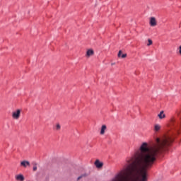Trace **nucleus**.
Wrapping results in <instances>:
<instances>
[{"mask_svg":"<svg viewBox=\"0 0 181 181\" xmlns=\"http://www.w3.org/2000/svg\"><path fill=\"white\" fill-rule=\"evenodd\" d=\"M21 112H22L21 109H16L13 111L11 114L13 119H19V118H21Z\"/></svg>","mask_w":181,"mask_h":181,"instance_id":"f257e3e1","label":"nucleus"},{"mask_svg":"<svg viewBox=\"0 0 181 181\" xmlns=\"http://www.w3.org/2000/svg\"><path fill=\"white\" fill-rule=\"evenodd\" d=\"M149 25L153 28L158 25V22L156 21V18L155 17L150 18Z\"/></svg>","mask_w":181,"mask_h":181,"instance_id":"f03ea898","label":"nucleus"},{"mask_svg":"<svg viewBox=\"0 0 181 181\" xmlns=\"http://www.w3.org/2000/svg\"><path fill=\"white\" fill-rule=\"evenodd\" d=\"M95 166L98 169H101V168H103V166H104V163L103 162L100 161V160H96L95 161Z\"/></svg>","mask_w":181,"mask_h":181,"instance_id":"7ed1b4c3","label":"nucleus"},{"mask_svg":"<svg viewBox=\"0 0 181 181\" xmlns=\"http://www.w3.org/2000/svg\"><path fill=\"white\" fill-rule=\"evenodd\" d=\"M15 179L17 181H25V176L22 174H18L15 176Z\"/></svg>","mask_w":181,"mask_h":181,"instance_id":"20e7f679","label":"nucleus"},{"mask_svg":"<svg viewBox=\"0 0 181 181\" xmlns=\"http://www.w3.org/2000/svg\"><path fill=\"white\" fill-rule=\"evenodd\" d=\"M86 57H91V56H94V50L93 49H89L86 51Z\"/></svg>","mask_w":181,"mask_h":181,"instance_id":"39448f33","label":"nucleus"},{"mask_svg":"<svg viewBox=\"0 0 181 181\" xmlns=\"http://www.w3.org/2000/svg\"><path fill=\"white\" fill-rule=\"evenodd\" d=\"M158 117L159 119H165L166 118V115L163 110L160 111V113L158 114Z\"/></svg>","mask_w":181,"mask_h":181,"instance_id":"423d86ee","label":"nucleus"},{"mask_svg":"<svg viewBox=\"0 0 181 181\" xmlns=\"http://www.w3.org/2000/svg\"><path fill=\"white\" fill-rule=\"evenodd\" d=\"M106 132H107V125H105V124L102 125L101 128H100V134L101 135H104V134H105Z\"/></svg>","mask_w":181,"mask_h":181,"instance_id":"0eeeda50","label":"nucleus"},{"mask_svg":"<svg viewBox=\"0 0 181 181\" xmlns=\"http://www.w3.org/2000/svg\"><path fill=\"white\" fill-rule=\"evenodd\" d=\"M21 166H23V168H28V166H30V163L27 160L21 161Z\"/></svg>","mask_w":181,"mask_h":181,"instance_id":"6e6552de","label":"nucleus"},{"mask_svg":"<svg viewBox=\"0 0 181 181\" xmlns=\"http://www.w3.org/2000/svg\"><path fill=\"white\" fill-rule=\"evenodd\" d=\"M160 128H162V127L160 126V124H155L154 125V131L155 132H158V131H159L160 129Z\"/></svg>","mask_w":181,"mask_h":181,"instance_id":"1a4fd4ad","label":"nucleus"},{"mask_svg":"<svg viewBox=\"0 0 181 181\" xmlns=\"http://www.w3.org/2000/svg\"><path fill=\"white\" fill-rule=\"evenodd\" d=\"M61 128H62V126H60V124H57L55 125V129H56V131H60Z\"/></svg>","mask_w":181,"mask_h":181,"instance_id":"9d476101","label":"nucleus"},{"mask_svg":"<svg viewBox=\"0 0 181 181\" xmlns=\"http://www.w3.org/2000/svg\"><path fill=\"white\" fill-rule=\"evenodd\" d=\"M148 43L147 44V46H151V45H152V43H153L152 40H151V39H148Z\"/></svg>","mask_w":181,"mask_h":181,"instance_id":"9b49d317","label":"nucleus"},{"mask_svg":"<svg viewBox=\"0 0 181 181\" xmlns=\"http://www.w3.org/2000/svg\"><path fill=\"white\" fill-rule=\"evenodd\" d=\"M117 56L118 57H121V56H122V51H119Z\"/></svg>","mask_w":181,"mask_h":181,"instance_id":"f8f14e48","label":"nucleus"},{"mask_svg":"<svg viewBox=\"0 0 181 181\" xmlns=\"http://www.w3.org/2000/svg\"><path fill=\"white\" fill-rule=\"evenodd\" d=\"M33 170L34 172H36V170H37V167L36 166V164L33 166Z\"/></svg>","mask_w":181,"mask_h":181,"instance_id":"ddd939ff","label":"nucleus"},{"mask_svg":"<svg viewBox=\"0 0 181 181\" xmlns=\"http://www.w3.org/2000/svg\"><path fill=\"white\" fill-rule=\"evenodd\" d=\"M120 57H122V59H125V57H127V54H122Z\"/></svg>","mask_w":181,"mask_h":181,"instance_id":"4468645a","label":"nucleus"},{"mask_svg":"<svg viewBox=\"0 0 181 181\" xmlns=\"http://www.w3.org/2000/svg\"><path fill=\"white\" fill-rule=\"evenodd\" d=\"M179 53L181 54V46L179 47Z\"/></svg>","mask_w":181,"mask_h":181,"instance_id":"2eb2a0df","label":"nucleus"},{"mask_svg":"<svg viewBox=\"0 0 181 181\" xmlns=\"http://www.w3.org/2000/svg\"><path fill=\"white\" fill-rule=\"evenodd\" d=\"M180 112H181V110H179L178 112H177V115H179V114H180Z\"/></svg>","mask_w":181,"mask_h":181,"instance_id":"dca6fc26","label":"nucleus"},{"mask_svg":"<svg viewBox=\"0 0 181 181\" xmlns=\"http://www.w3.org/2000/svg\"><path fill=\"white\" fill-rule=\"evenodd\" d=\"M111 66H115V62L112 63Z\"/></svg>","mask_w":181,"mask_h":181,"instance_id":"f3484780","label":"nucleus"},{"mask_svg":"<svg viewBox=\"0 0 181 181\" xmlns=\"http://www.w3.org/2000/svg\"><path fill=\"white\" fill-rule=\"evenodd\" d=\"M79 179H81V177H78V180H79Z\"/></svg>","mask_w":181,"mask_h":181,"instance_id":"a211bd4d","label":"nucleus"}]
</instances>
